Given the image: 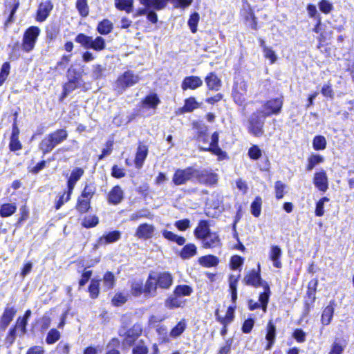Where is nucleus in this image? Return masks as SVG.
<instances>
[{
    "mask_svg": "<svg viewBox=\"0 0 354 354\" xmlns=\"http://www.w3.org/2000/svg\"><path fill=\"white\" fill-rule=\"evenodd\" d=\"M329 201L327 197H323L316 204L315 214L317 216H322L324 214V203Z\"/></svg>",
    "mask_w": 354,
    "mask_h": 354,
    "instance_id": "59",
    "label": "nucleus"
},
{
    "mask_svg": "<svg viewBox=\"0 0 354 354\" xmlns=\"http://www.w3.org/2000/svg\"><path fill=\"white\" fill-rule=\"evenodd\" d=\"M155 230L153 225L145 223L138 227L135 235L139 239H149L153 236Z\"/></svg>",
    "mask_w": 354,
    "mask_h": 354,
    "instance_id": "14",
    "label": "nucleus"
},
{
    "mask_svg": "<svg viewBox=\"0 0 354 354\" xmlns=\"http://www.w3.org/2000/svg\"><path fill=\"white\" fill-rule=\"evenodd\" d=\"M151 216L148 209H140L130 215V221H136L140 218H150Z\"/></svg>",
    "mask_w": 354,
    "mask_h": 354,
    "instance_id": "49",
    "label": "nucleus"
},
{
    "mask_svg": "<svg viewBox=\"0 0 354 354\" xmlns=\"http://www.w3.org/2000/svg\"><path fill=\"white\" fill-rule=\"evenodd\" d=\"M285 187H286V185L282 182L277 181L275 183V185H274L275 196L277 199H281L283 198Z\"/></svg>",
    "mask_w": 354,
    "mask_h": 354,
    "instance_id": "63",
    "label": "nucleus"
},
{
    "mask_svg": "<svg viewBox=\"0 0 354 354\" xmlns=\"http://www.w3.org/2000/svg\"><path fill=\"white\" fill-rule=\"evenodd\" d=\"M243 281L245 285L251 286L254 288L263 286L264 284H266L267 283L263 281L261 277L260 264H258L257 270L253 269L247 273Z\"/></svg>",
    "mask_w": 354,
    "mask_h": 354,
    "instance_id": "8",
    "label": "nucleus"
},
{
    "mask_svg": "<svg viewBox=\"0 0 354 354\" xmlns=\"http://www.w3.org/2000/svg\"><path fill=\"white\" fill-rule=\"evenodd\" d=\"M196 250L197 248L194 244L189 243L183 248L180 256L183 259H189L196 254Z\"/></svg>",
    "mask_w": 354,
    "mask_h": 354,
    "instance_id": "29",
    "label": "nucleus"
},
{
    "mask_svg": "<svg viewBox=\"0 0 354 354\" xmlns=\"http://www.w3.org/2000/svg\"><path fill=\"white\" fill-rule=\"evenodd\" d=\"M199 21V15L197 12H194L190 16L188 21V25L193 33H195L197 30V24Z\"/></svg>",
    "mask_w": 354,
    "mask_h": 354,
    "instance_id": "57",
    "label": "nucleus"
},
{
    "mask_svg": "<svg viewBox=\"0 0 354 354\" xmlns=\"http://www.w3.org/2000/svg\"><path fill=\"white\" fill-rule=\"evenodd\" d=\"M203 245L205 248H214L220 244L218 235L215 232H210L202 240Z\"/></svg>",
    "mask_w": 354,
    "mask_h": 354,
    "instance_id": "23",
    "label": "nucleus"
},
{
    "mask_svg": "<svg viewBox=\"0 0 354 354\" xmlns=\"http://www.w3.org/2000/svg\"><path fill=\"white\" fill-rule=\"evenodd\" d=\"M10 65L8 62H5L0 71V86H1L7 79L10 73Z\"/></svg>",
    "mask_w": 354,
    "mask_h": 354,
    "instance_id": "54",
    "label": "nucleus"
},
{
    "mask_svg": "<svg viewBox=\"0 0 354 354\" xmlns=\"http://www.w3.org/2000/svg\"><path fill=\"white\" fill-rule=\"evenodd\" d=\"M267 116L263 111H257L249 118V131L255 136H260L263 133V125Z\"/></svg>",
    "mask_w": 354,
    "mask_h": 354,
    "instance_id": "2",
    "label": "nucleus"
},
{
    "mask_svg": "<svg viewBox=\"0 0 354 354\" xmlns=\"http://www.w3.org/2000/svg\"><path fill=\"white\" fill-rule=\"evenodd\" d=\"M218 260L216 257L213 255H207L199 259L201 265L205 267H211L217 265Z\"/></svg>",
    "mask_w": 354,
    "mask_h": 354,
    "instance_id": "41",
    "label": "nucleus"
},
{
    "mask_svg": "<svg viewBox=\"0 0 354 354\" xmlns=\"http://www.w3.org/2000/svg\"><path fill=\"white\" fill-rule=\"evenodd\" d=\"M99 223L98 217L95 215L86 216L82 224L84 227L90 228L96 226Z\"/></svg>",
    "mask_w": 354,
    "mask_h": 354,
    "instance_id": "50",
    "label": "nucleus"
},
{
    "mask_svg": "<svg viewBox=\"0 0 354 354\" xmlns=\"http://www.w3.org/2000/svg\"><path fill=\"white\" fill-rule=\"evenodd\" d=\"M207 127L205 125H203L198 129L197 140L199 144H201V143L203 144L202 146L207 147L209 145V136L207 133ZM201 146V145H200L199 147Z\"/></svg>",
    "mask_w": 354,
    "mask_h": 354,
    "instance_id": "36",
    "label": "nucleus"
},
{
    "mask_svg": "<svg viewBox=\"0 0 354 354\" xmlns=\"http://www.w3.org/2000/svg\"><path fill=\"white\" fill-rule=\"evenodd\" d=\"M205 83L210 90L218 91L221 86L220 79L214 73H209L205 77Z\"/></svg>",
    "mask_w": 354,
    "mask_h": 354,
    "instance_id": "25",
    "label": "nucleus"
},
{
    "mask_svg": "<svg viewBox=\"0 0 354 354\" xmlns=\"http://www.w3.org/2000/svg\"><path fill=\"white\" fill-rule=\"evenodd\" d=\"M90 207V200L88 199H79L77 205V209L79 212L83 213L88 211Z\"/></svg>",
    "mask_w": 354,
    "mask_h": 354,
    "instance_id": "62",
    "label": "nucleus"
},
{
    "mask_svg": "<svg viewBox=\"0 0 354 354\" xmlns=\"http://www.w3.org/2000/svg\"><path fill=\"white\" fill-rule=\"evenodd\" d=\"M193 292L192 288L187 285L177 286L174 290V295L181 298L182 296H189Z\"/></svg>",
    "mask_w": 354,
    "mask_h": 354,
    "instance_id": "44",
    "label": "nucleus"
},
{
    "mask_svg": "<svg viewBox=\"0 0 354 354\" xmlns=\"http://www.w3.org/2000/svg\"><path fill=\"white\" fill-rule=\"evenodd\" d=\"M261 207V198L260 197H257L251 205V212H252V214L255 217H258L260 215Z\"/></svg>",
    "mask_w": 354,
    "mask_h": 354,
    "instance_id": "53",
    "label": "nucleus"
},
{
    "mask_svg": "<svg viewBox=\"0 0 354 354\" xmlns=\"http://www.w3.org/2000/svg\"><path fill=\"white\" fill-rule=\"evenodd\" d=\"M148 154V148L146 145H140L138 147L135 158L136 167L140 169L142 167L145 160Z\"/></svg>",
    "mask_w": 354,
    "mask_h": 354,
    "instance_id": "20",
    "label": "nucleus"
},
{
    "mask_svg": "<svg viewBox=\"0 0 354 354\" xmlns=\"http://www.w3.org/2000/svg\"><path fill=\"white\" fill-rule=\"evenodd\" d=\"M158 288L169 289L173 283V277L167 272H163L154 274Z\"/></svg>",
    "mask_w": 354,
    "mask_h": 354,
    "instance_id": "12",
    "label": "nucleus"
},
{
    "mask_svg": "<svg viewBox=\"0 0 354 354\" xmlns=\"http://www.w3.org/2000/svg\"><path fill=\"white\" fill-rule=\"evenodd\" d=\"M84 171L82 168H75L69 177L68 180V192L66 194V200H70L71 193L76 183L80 180V178L83 176Z\"/></svg>",
    "mask_w": 354,
    "mask_h": 354,
    "instance_id": "13",
    "label": "nucleus"
},
{
    "mask_svg": "<svg viewBox=\"0 0 354 354\" xmlns=\"http://www.w3.org/2000/svg\"><path fill=\"white\" fill-rule=\"evenodd\" d=\"M199 106V104L196 102L194 97H189L185 102V105L180 109V112L187 113L191 112Z\"/></svg>",
    "mask_w": 354,
    "mask_h": 354,
    "instance_id": "39",
    "label": "nucleus"
},
{
    "mask_svg": "<svg viewBox=\"0 0 354 354\" xmlns=\"http://www.w3.org/2000/svg\"><path fill=\"white\" fill-rule=\"evenodd\" d=\"M323 161V156L317 154H313L308 159L306 169L308 171H311L317 165L322 163Z\"/></svg>",
    "mask_w": 354,
    "mask_h": 354,
    "instance_id": "43",
    "label": "nucleus"
},
{
    "mask_svg": "<svg viewBox=\"0 0 354 354\" xmlns=\"http://www.w3.org/2000/svg\"><path fill=\"white\" fill-rule=\"evenodd\" d=\"M67 136L68 133L66 130H57L41 140L39 144V148L44 153H49L56 145L65 140Z\"/></svg>",
    "mask_w": 354,
    "mask_h": 354,
    "instance_id": "1",
    "label": "nucleus"
},
{
    "mask_svg": "<svg viewBox=\"0 0 354 354\" xmlns=\"http://www.w3.org/2000/svg\"><path fill=\"white\" fill-rule=\"evenodd\" d=\"M17 210V205L15 203H5L0 207V216L8 217L12 215Z\"/></svg>",
    "mask_w": 354,
    "mask_h": 354,
    "instance_id": "31",
    "label": "nucleus"
},
{
    "mask_svg": "<svg viewBox=\"0 0 354 354\" xmlns=\"http://www.w3.org/2000/svg\"><path fill=\"white\" fill-rule=\"evenodd\" d=\"M232 95L234 100L237 104L242 105L245 102V94L241 93V92L238 90V87L234 88Z\"/></svg>",
    "mask_w": 354,
    "mask_h": 354,
    "instance_id": "61",
    "label": "nucleus"
},
{
    "mask_svg": "<svg viewBox=\"0 0 354 354\" xmlns=\"http://www.w3.org/2000/svg\"><path fill=\"white\" fill-rule=\"evenodd\" d=\"M131 293L135 297L144 293L143 283L141 281H136L131 283Z\"/></svg>",
    "mask_w": 354,
    "mask_h": 354,
    "instance_id": "48",
    "label": "nucleus"
},
{
    "mask_svg": "<svg viewBox=\"0 0 354 354\" xmlns=\"http://www.w3.org/2000/svg\"><path fill=\"white\" fill-rule=\"evenodd\" d=\"M346 347L344 341L336 339L331 345L330 351L328 354H342Z\"/></svg>",
    "mask_w": 354,
    "mask_h": 354,
    "instance_id": "37",
    "label": "nucleus"
},
{
    "mask_svg": "<svg viewBox=\"0 0 354 354\" xmlns=\"http://www.w3.org/2000/svg\"><path fill=\"white\" fill-rule=\"evenodd\" d=\"M283 100L281 98H276L267 101L261 110L266 116H270L272 114H278L282 107Z\"/></svg>",
    "mask_w": 354,
    "mask_h": 354,
    "instance_id": "10",
    "label": "nucleus"
},
{
    "mask_svg": "<svg viewBox=\"0 0 354 354\" xmlns=\"http://www.w3.org/2000/svg\"><path fill=\"white\" fill-rule=\"evenodd\" d=\"M128 298L127 294H124L122 292H119L115 295L113 298L112 299V303L115 306H121L124 304Z\"/></svg>",
    "mask_w": 354,
    "mask_h": 354,
    "instance_id": "56",
    "label": "nucleus"
},
{
    "mask_svg": "<svg viewBox=\"0 0 354 354\" xmlns=\"http://www.w3.org/2000/svg\"><path fill=\"white\" fill-rule=\"evenodd\" d=\"M76 8L82 17H86L89 13L87 0H77Z\"/></svg>",
    "mask_w": 354,
    "mask_h": 354,
    "instance_id": "47",
    "label": "nucleus"
},
{
    "mask_svg": "<svg viewBox=\"0 0 354 354\" xmlns=\"http://www.w3.org/2000/svg\"><path fill=\"white\" fill-rule=\"evenodd\" d=\"M162 236L171 241L176 242L179 245H183L185 243V239L183 236H180L170 231L163 230Z\"/></svg>",
    "mask_w": 354,
    "mask_h": 354,
    "instance_id": "35",
    "label": "nucleus"
},
{
    "mask_svg": "<svg viewBox=\"0 0 354 354\" xmlns=\"http://www.w3.org/2000/svg\"><path fill=\"white\" fill-rule=\"evenodd\" d=\"M194 178L198 183L206 186H213L216 185L218 179V175L211 170H198L196 169L194 170Z\"/></svg>",
    "mask_w": 354,
    "mask_h": 354,
    "instance_id": "6",
    "label": "nucleus"
},
{
    "mask_svg": "<svg viewBox=\"0 0 354 354\" xmlns=\"http://www.w3.org/2000/svg\"><path fill=\"white\" fill-rule=\"evenodd\" d=\"M264 55L266 58L270 60L271 64H273L276 62L277 57L274 50L268 46H264L263 50Z\"/></svg>",
    "mask_w": 354,
    "mask_h": 354,
    "instance_id": "64",
    "label": "nucleus"
},
{
    "mask_svg": "<svg viewBox=\"0 0 354 354\" xmlns=\"http://www.w3.org/2000/svg\"><path fill=\"white\" fill-rule=\"evenodd\" d=\"M201 150L206 151H211L214 154L218 156V158L219 160H225L227 158V155L226 152L223 151L218 145H214L212 147H205V146H201L200 147Z\"/></svg>",
    "mask_w": 354,
    "mask_h": 354,
    "instance_id": "28",
    "label": "nucleus"
},
{
    "mask_svg": "<svg viewBox=\"0 0 354 354\" xmlns=\"http://www.w3.org/2000/svg\"><path fill=\"white\" fill-rule=\"evenodd\" d=\"M16 310L13 307H6L0 319V328L3 330H6L8 326L13 319L16 314Z\"/></svg>",
    "mask_w": 354,
    "mask_h": 354,
    "instance_id": "18",
    "label": "nucleus"
},
{
    "mask_svg": "<svg viewBox=\"0 0 354 354\" xmlns=\"http://www.w3.org/2000/svg\"><path fill=\"white\" fill-rule=\"evenodd\" d=\"M142 333V329L139 325H134L132 328L127 330L124 335L120 334L123 337L122 345L124 346H131L138 339Z\"/></svg>",
    "mask_w": 354,
    "mask_h": 354,
    "instance_id": "9",
    "label": "nucleus"
},
{
    "mask_svg": "<svg viewBox=\"0 0 354 354\" xmlns=\"http://www.w3.org/2000/svg\"><path fill=\"white\" fill-rule=\"evenodd\" d=\"M154 274H149L145 284L144 293L146 297H153L157 294L158 286Z\"/></svg>",
    "mask_w": 354,
    "mask_h": 354,
    "instance_id": "16",
    "label": "nucleus"
},
{
    "mask_svg": "<svg viewBox=\"0 0 354 354\" xmlns=\"http://www.w3.org/2000/svg\"><path fill=\"white\" fill-rule=\"evenodd\" d=\"M276 337V327L273 323L270 321L266 327V339L268 342V344L266 347V350H270L274 344Z\"/></svg>",
    "mask_w": 354,
    "mask_h": 354,
    "instance_id": "21",
    "label": "nucleus"
},
{
    "mask_svg": "<svg viewBox=\"0 0 354 354\" xmlns=\"http://www.w3.org/2000/svg\"><path fill=\"white\" fill-rule=\"evenodd\" d=\"M281 254L282 252L279 246L273 245L271 247L269 257L273 262V266L277 268H280L281 267V262L280 261Z\"/></svg>",
    "mask_w": 354,
    "mask_h": 354,
    "instance_id": "24",
    "label": "nucleus"
},
{
    "mask_svg": "<svg viewBox=\"0 0 354 354\" xmlns=\"http://www.w3.org/2000/svg\"><path fill=\"white\" fill-rule=\"evenodd\" d=\"M60 338V333L55 328L51 329L47 334L46 342L48 344H53Z\"/></svg>",
    "mask_w": 354,
    "mask_h": 354,
    "instance_id": "51",
    "label": "nucleus"
},
{
    "mask_svg": "<svg viewBox=\"0 0 354 354\" xmlns=\"http://www.w3.org/2000/svg\"><path fill=\"white\" fill-rule=\"evenodd\" d=\"M120 232L115 230L100 237L99 239L97 240V244L99 245H102L112 243L118 241L120 239Z\"/></svg>",
    "mask_w": 354,
    "mask_h": 354,
    "instance_id": "22",
    "label": "nucleus"
},
{
    "mask_svg": "<svg viewBox=\"0 0 354 354\" xmlns=\"http://www.w3.org/2000/svg\"><path fill=\"white\" fill-rule=\"evenodd\" d=\"M185 329V323L181 321L171 330L170 336L172 337H177L183 333Z\"/></svg>",
    "mask_w": 354,
    "mask_h": 354,
    "instance_id": "60",
    "label": "nucleus"
},
{
    "mask_svg": "<svg viewBox=\"0 0 354 354\" xmlns=\"http://www.w3.org/2000/svg\"><path fill=\"white\" fill-rule=\"evenodd\" d=\"M147 353L148 348L142 340L138 342L132 351V354H147Z\"/></svg>",
    "mask_w": 354,
    "mask_h": 354,
    "instance_id": "58",
    "label": "nucleus"
},
{
    "mask_svg": "<svg viewBox=\"0 0 354 354\" xmlns=\"http://www.w3.org/2000/svg\"><path fill=\"white\" fill-rule=\"evenodd\" d=\"M262 287L264 289V292L259 295V301L261 303L260 304L261 305V308L263 312L266 313L270 294V290L268 283L264 284Z\"/></svg>",
    "mask_w": 354,
    "mask_h": 354,
    "instance_id": "30",
    "label": "nucleus"
},
{
    "mask_svg": "<svg viewBox=\"0 0 354 354\" xmlns=\"http://www.w3.org/2000/svg\"><path fill=\"white\" fill-rule=\"evenodd\" d=\"M113 28L112 23L108 19H104L97 26V31L102 35L109 34Z\"/></svg>",
    "mask_w": 354,
    "mask_h": 354,
    "instance_id": "45",
    "label": "nucleus"
},
{
    "mask_svg": "<svg viewBox=\"0 0 354 354\" xmlns=\"http://www.w3.org/2000/svg\"><path fill=\"white\" fill-rule=\"evenodd\" d=\"M53 5L50 1L42 2L39 6L37 12V21L42 22L49 16L50 12L53 10Z\"/></svg>",
    "mask_w": 354,
    "mask_h": 354,
    "instance_id": "15",
    "label": "nucleus"
},
{
    "mask_svg": "<svg viewBox=\"0 0 354 354\" xmlns=\"http://www.w3.org/2000/svg\"><path fill=\"white\" fill-rule=\"evenodd\" d=\"M39 34L40 29L37 26H31L25 31L21 43V48L24 52L30 53L34 49Z\"/></svg>",
    "mask_w": 354,
    "mask_h": 354,
    "instance_id": "4",
    "label": "nucleus"
},
{
    "mask_svg": "<svg viewBox=\"0 0 354 354\" xmlns=\"http://www.w3.org/2000/svg\"><path fill=\"white\" fill-rule=\"evenodd\" d=\"M160 103V100L156 94H150L147 95L142 101L143 106L156 109Z\"/></svg>",
    "mask_w": 354,
    "mask_h": 354,
    "instance_id": "32",
    "label": "nucleus"
},
{
    "mask_svg": "<svg viewBox=\"0 0 354 354\" xmlns=\"http://www.w3.org/2000/svg\"><path fill=\"white\" fill-rule=\"evenodd\" d=\"M210 232L207 222L206 221H201L194 230V235L197 239L202 241Z\"/></svg>",
    "mask_w": 354,
    "mask_h": 354,
    "instance_id": "26",
    "label": "nucleus"
},
{
    "mask_svg": "<svg viewBox=\"0 0 354 354\" xmlns=\"http://www.w3.org/2000/svg\"><path fill=\"white\" fill-rule=\"evenodd\" d=\"M133 0H115V7L121 10H125L127 12L130 13L133 10Z\"/></svg>",
    "mask_w": 354,
    "mask_h": 354,
    "instance_id": "34",
    "label": "nucleus"
},
{
    "mask_svg": "<svg viewBox=\"0 0 354 354\" xmlns=\"http://www.w3.org/2000/svg\"><path fill=\"white\" fill-rule=\"evenodd\" d=\"M123 198V190L118 185L113 187L108 194V202L113 205H118L120 203Z\"/></svg>",
    "mask_w": 354,
    "mask_h": 354,
    "instance_id": "19",
    "label": "nucleus"
},
{
    "mask_svg": "<svg viewBox=\"0 0 354 354\" xmlns=\"http://www.w3.org/2000/svg\"><path fill=\"white\" fill-rule=\"evenodd\" d=\"M194 170L192 167L176 169L173 175L172 182L177 186L186 184L194 178Z\"/></svg>",
    "mask_w": 354,
    "mask_h": 354,
    "instance_id": "7",
    "label": "nucleus"
},
{
    "mask_svg": "<svg viewBox=\"0 0 354 354\" xmlns=\"http://www.w3.org/2000/svg\"><path fill=\"white\" fill-rule=\"evenodd\" d=\"M142 5L155 10H162L167 6V0H139Z\"/></svg>",
    "mask_w": 354,
    "mask_h": 354,
    "instance_id": "27",
    "label": "nucleus"
},
{
    "mask_svg": "<svg viewBox=\"0 0 354 354\" xmlns=\"http://www.w3.org/2000/svg\"><path fill=\"white\" fill-rule=\"evenodd\" d=\"M318 284L317 279L311 280L308 285V291L307 295L310 299L314 300L315 299V292L317 290V286Z\"/></svg>",
    "mask_w": 354,
    "mask_h": 354,
    "instance_id": "55",
    "label": "nucleus"
},
{
    "mask_svg": "<svg viewBox=\"0 0 354 354\" xmlns=\"http://www.w3.org/2000/svg\"><path fill=\"white\" fill-rule=\"evenodd\" d=\"M203 84V80L198 76H189L186 77L181 84L183 90L187 89H196Z\"/></svg>",
    "mask_w": 354,
    "mask_h": 354,
    "instance_id": "17",
    "label": "nucleus"
},
{
    "mask_svg": "<svg viewBox=\"0 0 354 354\" xmlns=\"http://www.w3.org/2000/svg\"><path fill=\"white\" fill-rule=\"evenodd\" d=\"M239 279V275L238 277H235L234 275H231L229 278V286L231 290L232 295V301L235 302L237 299V283Z\"/></svg>",
    "mask_w": 354,
    "mask_h": 354,
    "instance_id": "38",
    "label": "nucleus"
},
{
    "mask_svg": "<svg viewBox=\"0 0 354 354\" xmlns=\"http://www.w3.org/2000/svg\"><path fill=\"white\" fill-rule=\"evenodd\" d=\"M99 285H100V281L92 279L91 284L88 287V291L90 293V296L91 298H97L99 295Z\"/></svg>",
    "mask_w": 354,
    "mask_h": 354,
    "instance_id": "52",
    "label": "nucleus"
},
{
    "mask_svg": "<svg viewBox=\"0 0 354 354\" xmlns=\"http://www.w3.org/2000/svg\"><path fill=\"white\" fill-rule=\"evenodd\" d=\"M140 80L138 75L132 71H127L116 80L115 87L118 92L122 93L127 88L137 84Z\"/></svg>",
    "mask_w": 354,
    "mask_h": 354,
    "instance_id": "5",
    "label": "nucleus"
},
{
    "mask_svg": "<svg viewBox=\"0 0 354 354\" xmlns=\"http://www.w3.org/2000/svg\"><path fill=\"white\" fill-rule=\"evenodd\" d=\"M315 186L321 192H326L328 189V180L326 171L316 172L313 178Z\"/></svg>",
    "mask_w": 354,
    "mask_h": 354,
    "instance_id": "11",
    "label": "nucleus"
},
{
    "mask_svg": "<svg viewBox=\"0 0 354 354\" xmlns=\"http://www.w3.org/2000/svg\"><path fill=\"white\" fill-rule=\"evenodd\" d=\"M313 146L315 150H324L326 147V140L323 136H317L313 140Z\"/></svg>",
    "mask_w": 354,
    "mask_h": 354,
    "instance_id": "46",
    "label": "nucleus"
},
{
    "mask_svg": "<svg viewBox=\"0 0 354 354\" xmlns=\"http://www.w3.org/2000/svg\"><path fill=\"white\" fill-rule=\"evenodd\" d=\"M75 41L84 48H92L97 51L102 50L106 47L105 40L102 37H97L93 39L92 37L80 33L76 37Z\"/></svg>",
    "mask_w": 354,
    "mask_h": 354,
    "instance_id": "3",
    "label": "nucleus"
},
{
    "mask_svg": "<svg viewBox=\"0 0 354 354\" xmlns=\"http://www.w3.org/2000/svg\"><path fill=\"white\" fill-rule=\"evenodd\" d=\"M333 313L334 308L331 305H328L324 308L322 315V322L323 324L328 325L330 323L333 316Z\"/></svg>",
    "mask_w": 354,
    "mask_h": 354,
    "instance_id": "40",
    "label": "nucleus"
},
{
    "mask_svg": "<svg viewBox=\"0 0 354 354\" xmlns=\"http://www.w3.org/2000/svg\"><path fill=\"white\" fill-rule=\"evenodd\" d=\"M185 301H183L180 297L174 295L170 297L165 301V305L169 308H176L183 306Z\"/></svg>",
    "mask_w": 354,
    "mask_h": 354,
    "instance_id": "33",
    "label": "nucleus"
},
{
    "mask_svg": "<svg viewBox=\"0 0 354 354\" xmlns=\"http://www.w3.org/2000/svg\"><path fill=\"white\" fill-rule=\"evenodd\" d=\"M115 282L114 274L111 272H106L103 277V286L106 290L113 288Z\"/></svg>",
    "mask_w": 354,
    "mask_h": 354,
    "instance_id": "42",
    "label": "nucleus"
}]
</instances>
